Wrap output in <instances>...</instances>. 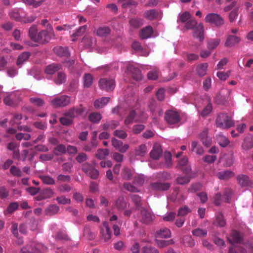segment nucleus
<instances>
[{
  "mask_svg": "<svg viewBox=\"0 0 253 253\" xmlns=\"http://www.w3.org/2000/svg\"><path fill=\"white\" fill-rule=\"evenodd\" d=\"M185 28L187 29L194 30V37L202 42L204 39V26L202 23L198 24L195 19H190L185 24Z\"/></svg>",
  "mask_w": 253,
  "mask_h": 253,
  "instance_id": "nucleus-1",
  "label": "nucleus"
},
{
  "mask_svg": "<svg viewBox=\"0 0 253 253\" xmlns=\"http://www.w3.org/2000/svg\"><path fill=\"white\" fill-rule=\"evenodd\" d=\"M56 36L50 24L47 25V30H42L38 33L36 42L40 43H46L51 40L56 39Z\"/></svg>",
  "mask_w": 253,
  "mask_h": 253,
  "instance_id": "nucleus-2",
  "label": "nucleus"
},
{
  "mask_svg": "<svg viewBox=\"0 0 253 253\" xmlns=\"http://www.w3.org/2000/svg\"><path fill=\"white\" fill-rule=\"evenodd\" d=\"M217 127L222 129H228L235 126L234 121L227 113H220L215 121Z\"/></svg>",
  "mask_w": 253,
  "mask_h": 253,
  "instance_id": "nucleus-3",
  "label": "nucleus"
},
{
  "mask_svg": "<svg viewBox=\"0 0 253 253\" xmlns=\"http://www.w3.org/2000/svg\"><path fill=\"white\" fill-rule=\"evenodd\" d=\"M165 120L169 125L178 124L181 121L179 112L174 110H168L165 114Z\"/></svg>",
  "mask_w": 253,
  "mask_h": 253,
  "instance_id": "nucleus-4",
  "label": "nucleus"
},
{
  "mask_svg": "<svg viewBox=\"0 0 253 253\" xmlns=\"http://www.w3.org/2000/svg\"><path fill=\"white\" fill-rule=\"evenodd\" d=\"M50 103L54 108H62L71 103V98L69 96L63 95L51 99Z\"/></svg>",
  "mask_w": 253,
  "mask_h": 253,
  "instance_id": "nucleus-5",
  "label": "nucleus"
},
{
  "mask_svg": "<svg viewBox=\"0 0 253 253\" xmlns=\"http://www.w3.org/2000/svg\"><path fill=\"white\" fill-rule=\"evenodd\" d=\"M155 215L146 208H142L140 210L139 221L143 224H150L155 220Z\"/></svg>",
  "mask_w": 253,
  "mask_h": 253,
  "instance_id": "nucleus-6",
  "label": "nucleus"
},
{
  "mask_svg": "<svg viewBox=\"0 0 253 253\" xmlns=\"http://www.w3.org/2000/svg\"><path fill=\"white\" fill-rule=\"evenodd\" d=\"M205 22L213 24L216 27H220L224 23V19L218 14L211 13L205 17Z\"/></svg>",
  "mask_w": 253,
  "mask_h": 253,
  "instance_id": "nucleus-7",
  "label": "nucleus"
},
{
  "mask_svg": "<svg viewBox=\"0 0 253 253\" xmlns=\"http://www.w3.org/2000/svg\"><path fill=\"white\" fill-rule=\"evenodd\" d=\"M82 170L91 179L97 178L99 174V171L88 163H85L82 165Z\"/></svg>",
  "mask_w": 253,
  "mask_h": 253,
  "instance_id": "nucleus-8",
  "label": "nucleus"
},
{
  "mask_svg": "<svg viewBox=\"0 0 253 253\" xmlns=\"http://www.w3.org/2000/svg\"><path fill=\"white\" fill-rule=\"evenodd\" d=\"M98 84L101 89L107 91L113 90L115 87V81L113 79H101Z\"/></svg>",
  "mask_w": 253,
  "mask_h": 253,
  "instance_id": "nucleus-9",
  "label": "nucleus"
},
{
  "mask_svg": "<svg viewBox=\"0 0 253 253\" xmlns=\"http://www.w3.org/2000/svg\"><path fill=\"white\" fill-rule=\"evenodd\" d=\"M198 138L203 145L206 147H209L212 143L211 138L209 135L208 128H205L198 135Z\"/></svg>",
  "mask_w": 253,
  "mask_h": 253,
  "instance_id": "nucleus-10",
  "label": "nucleus"
},
{
  "mask_svg": "<svg viewBox=\"0 0 253 253\" xmlns=\"http://www.w3.org/2000/svg\"><path fill=\"white\" fill-rule=\"evenodd\" d=\"M112 146L121 153H126L129 148V145L127 144H124L123 142L119 140L115 137L111 139Z\"/></svg>",
  "mask_w": 253,
  "mask_h": 253,
  "instance_id": "nucleus-11",
  "label": "nucleus"
},
{
  "mask_svg": "<svg viewBox=\"0 0 253 253\" xmlns=\"http://www.w3.org/2000/svg\"><path fill=\"white\" fill-rule=\"evenodd\" d=\"M100 234L104 242H107L111 238V231L109 227V224L106 221L102 223V226L100 228Z\"/></svg>",
  "mask_w": 253,
  "mask_h": 253,
  "instance_id": "nucleus-12",
  "label": "nucleus"
},
{
  "mask_svg": "<svg viewBox=\"0 0 253 253\" xmlns=\"http://www.w3.org/2000/svg\"><path fill=\"white\" fill-rule=\"evenodd\" d=\"M84 111V108L82 106L72 108L66 111L63 115L66 116L68 118L73 121L75 118L78 117Z\"/></svg>",
  "mask_w": 253,
  "mask_h": 253,
  "instance_id": "nucleus-13",
  "label": "nucleus"
},
{
  "mask_svg": "<svg viewBox=\"0 0 253 253\" xmlns=\"http://www.w3.org/2000/svg\"><path fill=\"white\" fill-rule=\"evenodd\" d=\"M128 74H129L133 79L136 81H140L143 79V76L141 71L136 67H134L133 64H129L127 67Z\"/></svg>",
  "mask_w": 253,
  "mask_h": 253,
  "instance_id": "nucleus-14",
  "label": "nucleus"
},
{
  "mask_svg": "<svg viewBox=\"0 0 253 253\" xmlns=\"http://www.w3.org/2000/svg\"><path fill=\"white\" fill-rule=\"evenodd\" d=\"M170 186V184L168 182L162 183L156 182L152 183L150 184L151 189L157 191L168 190Z\"/></svg>",
  "mask_w": 253,
  "mask_h": 253,
  "instance_id": "nucleus-15",
  "label": "nucleus"
},
{
  "mask_svg": "<svg viewBox=\"0 0 253 253\" xmlns=\"http://www.w3.org/2000/svg\"><path fill=\"white\" fill-rule=\"evenodd\" d=\"M24 12L22 9H13L9 11L8 15L10 18L21 22Z\"/></svg>",
  "mask_w": 253,
  "mask_h": 253,
  "instance_id": "nucleus-16",
  "label": "nucleus"
},
{
  "mask_svg": "<svg viewBox=\"0 0 253 253\" xmlns=\"http://www.w3.org/2000/svg\"><path fill=\"white\" fill-rule=\"evenodd\" d=\"M82 42L85 48H91L95 45L96 40L94 37L86 35L83 39Z\"/></svg>",
  "mask_w": 253,
  "mask_h": 253,
  "instance_id": "nucleus-17",
  "label": "nucleus"
},
{
  "mask_svg": "<svg viewBox=\"0 0 253 253\" xmlns=\"http://www.w3.org/2000/svg\"><path fill=\"white\" fill-rule=\"evenodd\" d=\"M5 70L10 77H13L17 74V69L11 64H0V71Z\"/></svg>",
  "mask_w": 253,
  "mask_h": 253,
  "instance_id": "nucleus-18",
  "label": "nucleus"
},
{
  "mask_svg": "<svg viewBox=\"0 0 253 253\" xmlns=\"http://www.w3.org/2000/svg\"><path fill=\"white\" fill-rule=\"evenodd\" d=\"M177 167L186 174L189 173L191 170V169L188 165V158L186 157H183L179 161Z\"/></svg>",
  "mask_w": 253,
  "mask_h": 253,
  "instance_id": "nucleus-19",
  "label": "nucleus"
},
{
  "mask_svg": "<svg viewBox=\"0 0 253 253\" xmlns=\"http://www.w3.org/2000/svg\"><path fill=\"white\" fill-rule=\"evenodd\" d=\"M237 179L239 184L242 187L250 186L252 184V181L249 177L246 175L241 174L237 176Z\"/></svg>",
  "mask_w": 253,
  "mask_h": 253,
  "instance_id": "nucleus-20",
  "label": "nucleus"
},
{
  "mask_svg": "<svg viewBox=\"0 0 253 253\" xmlns=\"http://www.w3.org/2000/svg\"><path fill=\"white\" fill-rule=\"evenodd\" d=\"M242 147L245 150H248L253 147V135L249 134L244 138Z\"/></svg>",
  "mask_w": 253,
  "mask_h": 253,
  "instance_id": "nucleus-21",
  "label": "nucleus"
},
{
  "mask_svg": "<svg viewBox=\"0 0 253 253\" xmlns=\"http://www.w3.org/2000/svg\"><path fill=\"white\" fill-rule=\"evenodd\" d=\"M111 32V29L108 26H100L96 28L94 33L98 37H104L108 36Z\"/></svg>",
  "mask_w": 253,
  "mask_h": 253,
  "instance_id": "nucleus-22",
  "label": "nucleus"
},
{
  "mask_svg": "<svg viewBox=\"0 0 253 253\" xmlns=\"http://www.w3.org/2000/svg\"><path fill=\"white\" fill-rule=\"evenodd\" d=\"M162 149L159 144H155L150 152V156L155 160L158 159L162 154Z\"/></svg>",
  "mask_w": 253,
  "mask_h": 253,
  "instance_id": "nucleus-23",
  "label": "nucleus"
},
{
  "mask_svg": "<svg viewBox=\"0 0 253 253\" xmlns=\"http://www.w3.org/2000/svg\"><path fill=\"white\" fill-rule=\"evenodd\" d=\"M231 237L232 239H229L228 240L231 244H233L234 243H241L243 240L242 234L237 231H233L231 233Z\"/></svg>",
  "mask_w": 253,
  "mask_h": 253,
  "instance_id": "nucleus-24",
  "label": "nucleus"
},
{
  "mask_svg": "<svg viewBox=\"0 0 253 253\" xmlns=\"http://www.w3.org/2000/svg\"><path fill=\"white\" fill-rule=\"evenodd\" d=\"M153 32V30L151 26H146V27L141 29L139 35L140 38L141 39L149 38L151 37Z\"/></svg>",
  "mask_w": 253,
  "mask_h": 253,
  "instance_id": "nucleus-25",
  "label": "nucleus"
},
{
  "mask_svg": "<svg viewBox=\"0 0 253 253\" xmlns=\"http://www.w3.org/2000/svg\"><path fill=\"white\" fill-rule=\"evenodd\" d=\"M241 40L240 38L236 36H229L225 42V46L226 47H232L238 44Z\"/></svg>",
  "mask_w": 253,
  "mask_h": 253,
  "instance_id": "nucleus-26",
  "label": "nucleus"
},
{
  "mask_svg": "<svg viewBox=\"0 0 253 253\" xmlns=\"http://www.w3.org/2000/svg\"><path fill=\"white\" fill-rule=\"evenodd\" d=\"M147 152V148L146 144H141L134 149V155L135 156L144 157Z\"/></svg>",
  "mask_w": 253,
  "mask_h": 253,
  "instance_id": "nucleus-27",
  "label": "nucleus"
},
{
  "mask_svg": "<svg viewBox=\"0 0 253 253\" xmlns=\"http://www.w3.org/2000/svg\"><path fill=\"white\" fill-rule=\"evenodd\" d=\"M148 107L153 115L158 114V115L161 116L163 113L162 109L159 108L157 104L155 101L150 102Z\"/></svg>",
  "mask_w": 253,
  "mask_h": 253,
  "instance_id": "nucleus-28",
  "label": "nucleus"
},
{
  "mask_svg": "<svg viewBox=\"0 0 253 253\" xmlns=\"http://www.w3.org/2000/svg\"><path fill=\"white\" fill-rule=\"evenodd\" d=\"M110 100V98L109 97H103L97 99L94 101V107L96 109L102 108L108 103Z\"/></svg>",
  "mask_w": 253,
  "mask_h": 253,
  "instance_id": "nucleus-29",
  "label": "nucleus"
},
{
  "mask_svg": "<svg viewBox=\"0 0 253 253\" xmlns=\"http://www.w3.org/2000/svg\"><path fill=\"white\" fill-rule=\"evenodd\" d=\"M131 46L134 50L139 53L141 55L147 56L149 54V52L144 50L140 43L137 41L133 42Z\"/></svg>",
  "mask_w": 253,
  "mask_h": 253,
  "instance_id": "nucleus-30",
  "label": "nucleus"
},
{
  "mask_svg": "<svg viewBox=\"0 0 253 253\" xmlns=\"http://www.w3.org/2000/svg\"><path fill=\"white\" fill-rule=\"evenodd\" d=\"M127 204L123 196H119L115 202V206L119 210H125L126 208Z\"/></svg>",
  "mask_w": 253,
  "mask_h": 253,
  "instance_id": "nucleus-31",
  "label": "nucleus"
},
{
  "mask_svg": "<svg viewBox=\"0 0 253 253\" xmlns=\"http://www.w3.org/2000/svg\"><path fill=\"white\" fill-rule=\"evenodd\" d=\"M221 42L220 38H213L209 40L207 42V48L210 50L215 49L219 44Z\"/></svg>",
  "mask_w": 253,
  "mask_h": 253,
  "instance_id": "nucleus-32",
  "label": "nucleus"
},
{
  "mask_svg": "<svg viewBox=\"0 0 253 253\" xmlns=\"http://www.w3.org/2000/svg\"><path fill=\"white\" fill-rule=\"evenodd\" d=\"M53 50L54 52L60 57H67L69 55L68 49L66 47L57 46Z\"/></svg>",
  "mask_w": 253,
  "mask_h": 253,
  "instance_id": "nucleus-33",
  "label": "nucleus"
},
{
  "mask_svg": "<svg viewBox=\"0 0 253 253\" xmlns=\"http://www.w3.org/2000/svg\"><path fill=\"white\" fill-rule=\"evenodd\" d=\"M60 69L59 64H49L45 69L44 72L46 74L52 75Z\"/></svg>",
  "mask_w": 253,
  "mask_h": 253,
  "instance_id": "nucleus-34",
  "label": "nucleus"
},
{
  "mask_svg": "<svg viewBox=\"0 0 253 253\" xmlns=\"http://www.w3.org/2000/svg\"><path fill=\"white\" fill-rule=\"evenodd\" d=\"M156 234L158 237L167 238L170 237L171 232L168 228L164 227L157 231Z\"/></svg>",
  "mask_w": 253,
  "mask_h": 253,
  "instance_id": "nucleus-35",
  "label": "nucleus"
},
{
  "mask_svg": "<svg viewBox=\"0 0 253 253\" xmlns=\"http://www.w3.org/2000/svg\"><path fill=\"white\" fill-rule=\"evenodd\" d=\"M59 207L56 205H50L45 210V214L47 215H53L57 213L59 211Z\"/></svg>",
  "mask_w": 253,
  "mask_h": 253,
  "instance_id": "nucleus-36",
  "label": "nucleus"
},
{
  "mask_svg": "<svg viewBox=\"0 0 253 253\" xmlns=\"http://www.w3.org/2000/svg\"><path fill=\"white\" fill-rule=\"evenodd\" d=\"M191 150L199 155H201L204 153L203 148L195 141L191 143Z\"/></svg>",
  "mask_w": 253,
  "mask_h": 253,
  "instance_id": "nucleus-37",
  "label": "nucleus"
},
{
  "mask_svg": "<svg viewBox=\"0 0 253 253\" xmlns=\"http://www.w3.org/2000/svg\"><path fill=\"white\" fill-rule=\"evenodd\" d=\"M119 125V123L117 121H110L107 122L104 124L102 125V128L103 130H108V129H114L116 127H117Z\"/></svg>",
  "mask_w": 253,
  "mask_h": 253,
  "instance_id": "nucleus-38",
  "label": "nucleus"
},
{
  "mask_svg": "<svg viewBox=\"0 0 253 253\" xmlns=\"http://www.w3.org/2000/svg\"><path fill=\"white\" fill-rule=\"evenodd\" d=\"M218 143L222 147H226L230 143L229 139L222 134H219L217 136Z\"/></svg>",
  "mask_w": 253,
  "mask_h": 253,
  "instance_id": "nucleus-39",
  "label": "nucleus"
},
{
  "mask_svg": "<svg viewBox=\"0 0 253 253\" xmlns=\"http://www.w3.org/2000/svg\"><path fill=\"white\" fill-rule=\"evenodd\" d=\"M93 77L90 74H85L83 77L84 86L89 87L92 84Z\"/></svg>",
  "mask_w": 253,
  "mask_h": 253,
  "instance_id": "nucleus-40",
  "label": "nucleus"
},
{
  "mask_svg": "<svg viewBox=\"0 0 253 253\" xmlns=\"http://www.w3.org/2000/svg\"><path fill=\"white\" fill-rule=\"evenodd\" d=\"M15 95L14 93L7 95L3 99L5 104L10 106H14L15 105Z\"/></svg>",
  "mask_w": 253,
  "mask_h": 253,
  "instance_id": "nucleus-41",
  "label": "nucleus"
},
{
  "mask_svg": "<svg viewBox=\"0 0 253 253\" xmlns=\"http://www.w3.org/2000/svg\"><path fill=\"white\" fill-rule=\"evenodd\" d=\"M109 150L108 149H99L95 154V157L99 160L105 159L109 155Z\"/></svg>",
  "mask_w": 253,
  "mask_h": 253,
  "instance_id": "nucleus-42",
  "label": "nucleus"
},
{
  "mask_svg": "<svg viewBox=\"0 0 253 253\" xmlns=\"http://www.w3.org/2000/svg\"><path fill=\"white\" fill-rule=\"evenodd\" d=\"M132 175V172L130 169L124 168L122 169L121 175L123 178L128 180L131 178Z\"/></svg>",
  "mask_w": 253,
  "mask_h": 253,
  "instance_id": "nucleus-43",
  "label": "nucleus"
},
{
  "mask_svg": "<svg viewBox=\"0 0 253 253\" xmlns=\"http://www.w3.org/2000/svg\"><path fill=\"white\" fill-rule=\"evenodd\" d=\"M207 64H198L196 68L197 74L200 77L206 75L207 73Z\"/></svg>",
  "mask_w": 253,
  "mask_h": 253,
  "instance_id": "nucleus-44",
  "label": "nucleus"
},
{
  "mask_svg": "<svg viewBox=\"0 0 253 253\" xmlns=\"http://www.w3.org/2000/svg\"><path fill=\"white\" fill-rule=\"evenodd\" d=\"M38 28L37 26L33 25L32 26L29 31V35L31 39L36 42L38 37Z\"/></svg>",
  "mask_w": 253,
  "mask_h": 253,
  "instance_id": "nucleus-45",
  "label": "nucleus"
},
{
  "mask_svg": "<svg viewBox=\"0 0 253 253\" xmlns=\"http://www.w3.org/2000/svg\"><path fill=\"white\" fill-rule=\"evenodd\" d=\"M87 29V26L84 25L80 27L75 33H73L71 35V36L73 38L72 39V41H75L76 39L75 38L81 36L83 34H84Z\"/></svg>",
  "mask_w": 253,
  "mask_h": 253,
  "instance_id": "nucleus-46",
  "label": "nucleus"
},
{
  "mask_svg": "<svg viewBox=\"0 0 253 253\" xmlns=\"http://www.w3.org/2000/svg\"><path fill=\"white\" fill-rule=\"evenodd\" d=\"M66 152V148L64 144L57 145L54 149L53 153L58 156L59 154H65Z\"/></svg>",
  "mask_w": 253,
  "mask_h": 253,
  "instance_id": "nucleus-47",
  "label": "nucleus"
},
{
  "mask_svg": "<svg viewBox=\"0 0 253 253\" xmlns=\"http://www.w3.org/2000/svg\"><path fill=\"white\" fill-rule=\"evenodd\" d=\"M39 177L45 184L53 185L55 183L54 179L49 175H40Z\"/></svg>",
  "mask_w": 253,
  "mask_h": 253,
  "instance_id": "nucleus-48",
  "label": "nucleus"
},
{
  "mask_svg": "<svg viewBox=\"0 0 253 253\" xmlns=\"http://www.w3.org/2000/svg\"><path fill=\"white\" fill-rule=\"evenodd\" d=\"M10 172L14 176L21 177L22 175V171L17 167L12 166L10 168Z\"/></svg>",
  "mask_w": 253,
  "mask_h": 253,
  "instance_id": "nucleus-49",
  "label": "nucleus"
},
{
  "mask_svg": "<svg viewBox=\"0 0 253 253\" xmlns=\"http://www.w3.org/2000/svg\"><path fill=\"white\" fill-rule=\"evenodd\" d=\"M225 224L226 222L223 214L221 213H218L216 216V220L214 222V224L216 226L223 227L225 225Z\"/></svg>",
  "mask_w": 253,
  "mask_h": 253,
  "instance_id": "nucleus-50",
  "label": "nucleus"
},
{
  "mask_svg": "<svg viewBox=\"0 0 253 253\" xmlns=\"http://www.w3.org/2000/svg\"><path fill=\"white\" fill-rule=\"evenodd\" d=\"M31 54L29 52H23L19 55L18 58L17 63H23L27 62Z\"/></svg>",
  "mask_w": 253,
  "mask_h": 253,
  "instance_id": "nucleus-51",
  "label": "nucleus"
},
{
  "mask_svg": "<svg viewBox=\"0 0 253 253\" xmlns=\"http://www.w3.org/2000/svg\"><path fill=\"white\" fill-rule=\"evenodd\" d=\"M190 179V177L187 175L178 176L176 179V181L178 184L184 185L189 183Z\"/></svg>",
  "mask_w": 253,
  "mask_h": 253,
  "instance_id": "nucleus-52",
  "label": "nucleus"
},
{
  "mask_svg": "<svg viewBox=\"0 0 253 253\" xmlns=\"http://www.w3.org/2000/svg\"><path fill=\"white\" fill-rule=\"evenodd\" d=\"M190 18V14L188 12L185 11L182 13V14L179 15L177 21L181 22L182 23L187 22L188 20H189L191 19Z\"/></svg>",
  "mask_w": 253,
  "mask_h": 253,
  "instance_id": "nucleus-53",
  "label": "nucleus"
},
{
  "mask_svg": "<svg viewBox=\"0 0 253 253\" xmlns=\"http://www.w3.org/2000/svg\"><path fill=\"white\" fill-rule=\"evenodd\" d=\"M97 146V142L95 140H91L90 143L84 146L83 150L85 152H91Z\"/></svg>",
  "mask_w": 253,
  "mask_h": 253,
  "instance_id": "nucleus-54",
  "label": "nucleus"
},
{
  "mask_svg": "<svg viewBox=\"0 0 253 253\" xmlns=\"http://www.w3.org/2000/svg\"><path fill=\"white\" fill-rule=\"evenodd\" d=\"M124 188L131 192H139V189L135 186H134L133 184L130 182H126L124 184Z\"/></svg>",
  "mask_w": 253,
  "mask_h": 253,
  "instance_id": "nucleus-55",
  "label": "nucleus"
},
{
  "mask_svg": "<svg viewBox=\"0 0 253 253\" xmlns=\"http://www.w3.org/2000/svg\"><path fill=\"white\" fill-rule=\"evenodd\" d=\"M234 175L232 171L226 170L218 173V178L220 179H227Z\"/></svg>",
  "mask_w": 253,
  "mask_h": 253,
  "instance_id": "nucleus-56",
  "label": "nucleus"
},
{
  "mask_svg": "<svg viewBox=\"0 0 253 253\" xmlns=\"http://www.w3.org/2000/svg\"><path fill=\"white\" fill-rule=\"evenodd\" d=\"M223 158L224 161L223 165L225 167H230L233 164V156L232 155H225Z\"/></svg>",
  "mask_w": 253,
  "mask_h": 253,
  "instance_id": "nucleus-57",
  "label": "nucleus"
},
{
  "mask_svg": "<svg viewBox=\"0 0 253 253\" xmlns=\"http://www.w3.org/2000/svg\"><path fill=\"white\" fill-rule=\"evenodd\" d=\"M101 118V114L98 113H92L89 116V121L94 123L99 122Z\"/></svg>",
  "mask_w": 253,
  "mask_h": 253,
  "instance_id": "nucleus-58",
  "label": "nucleus"
},
{
  "mask_svg": "<svg viewBox=\"0 0 253 253\" xmlns=\"http://www.w3.org/2000/svg\"><path fill=\"white\" fill-rule=\"evenodd\" d=\"M183 243L185 246L193 247L195 245L194 240L191 236H186L183 238Z\"/></svg>",
  "mask_w": 253,
  "mask_h": 253,
  "instance_id": "nucleus-59",
  "label": "nucleus"
},
{
  "mask_svg": "<svg viewBox=\"0 0 253 253\" xmlns=\"http://www.w3.org/2000/svg\"><path fill=\"white\" fill-rule=\"evenodd\" d=\"M144 14L145 17L150 20L154 19L158 15L157 11L155 9L146 11Z\"/></svg>",
  "mask_w": 253,
  "mask_h": 253,
  "instance_id": "nucleus-60",
  "label": "nucleus"
},
{
  "mask_svg": "<svg viewBox=\"0 0 253 253\" xmlns=\"http://www.w3.org/2000/svg\"><path fill=\"white\" fill-rule=\"evenodd\" d=\"M42 195L45 199L50 198L54 194V191L50 188H47L41 191Z\"/></svg>",
  "mask_w": 253,
  "mask_h": 253,
  "instance_id": "nucleus-61",
  "label": "nucleus"
},
{
  "mask_svg": "<svg viewBox=\"0 0 253 253\" xmlns=\"http://www.w3.org/2000/svg\"><path fill=\"white\" fill-rule=\"evenodd\" d=\"M207 231L200 228H197L192 231V234L194 236L200 237H204L207 236Z\"/></svg>",
  "mask_w": 253,
  "mask_h": 253,
  "instance_id": "nucleus-62",
  "label": "nucleus"
},
{
  "mask_svg": "<svg viewBox=\"0 0 253 253\" xmlns=\"http://www.w3.org/2000/svg\"><path fill=\"white\" fill-rule=\"evenodd\" d=\"M136 115V113L134 110H131L128 116L126 117V120H125V123L126 125H129L131 124L135 118Z\"/></svg>",
  "mask_w": 253,
  "mask_h": 253,
  "instance_id": "nucleus-63",
  "label": "nucleus"
},
{
  "mask_svg": "<svg viewBox=\"0 0 253 253\" xmlns=\"http://www.w3.org/2000/svg\"><path fill=\"white\" fill-rule=\"evenodd\" d=\"M142 253H159V252L155 247L151 246H146L142 248Z\"/></svg>",
  "mask_w": 253,
  "mask_h": 253,
  "instance_id": "nucleus-64",
  "label": "nucleus"
}]
</instances>
